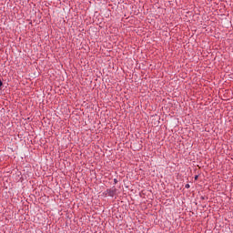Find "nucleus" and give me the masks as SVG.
Listing matches in <instances>:
<instances>
[{
  "instance_id": "1",
  "label": "nucleus",
  "mask_w": 233,
  "mask_h": 233,
  "mask_svg": "<svg viewBox=\"0 0 233 233\" xmlns=\"http://www.w3.org/2000/svg\"><path fill=\"white\" fill-rule=\"evenodd\" d=\"M198 177H199V176H198V175L195 176V180L198 181Z\"/></svg>"
},
{
  "instance_id": "2",
  "label": "nucleus",
  "mask_w": 233,
  "mask_h": 233,
  "mask_svg": "<svg viewBox=\"0 0 233 233\" xmlns=\"http://www.w3.org/2000/svg\"><path fill=\"white\" fill-rule=\"evenodd\" d=\"M3 86V81L0 79V88Z\"/></svg>"
},
{
  "instance_id": "3",
  "label": "nucleus",
  "mask_w": 233,
  "mask_h": 233,
  "mask_svg": "<svg viewBox=\"0 0 233 233\" xmlns=\"http://www.w3.org/2000/svg\"><path fill=\"white\" fill-rule=\"evenodd\" d=\"M186 188H190V185L187 184Z\"/></svg>"
}]
</instances>
